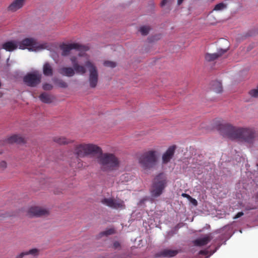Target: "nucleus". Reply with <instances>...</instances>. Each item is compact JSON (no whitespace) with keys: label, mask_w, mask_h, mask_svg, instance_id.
Listing matches in <instances>:
<instances>
[{"label":"nucleus","mask_w":258,"mask_h":258,"mask_svg":"<svg viewBox=\"0 0 258 258\" xmlns=\"http://www.w3.org/2000/svg\"><path fill=\"white\" fill-rule=\"evenodd\" d=\"M166 184L167 180L164 174L160 173L157 175L153 181L151 189V197L154 198L159 197L162 194Z\"/></svg>","instance_id":"423d86ee"},{"label":"nucleus","mask_w":258,"mask_h":258,"mask_svg":"<svg viewBox=\"0 0 258 258\" xmlns=\"http://www.w3.org/2000/svg\"><path fill=\"white\" fill-rule=\"evenodd\" d=\"M243 215H244V213L242 212H239L233 217V219H236L242 216Z\"/></svg>","instance_id":"72a5a7b5"},{"label":"nucleus","mask_w":258,"mask_h":258,"mask_svg":"<svg viewBox=\"0 0 258 258\" xmlns=\"http://www.w3.org/2000/svg\"><path fill=\"white\" fill-rule=\"evenodd\" d=\"M39 249H38L37 248H33V249H30L28 251L21 252V253L22 256L23 257L25 255H29V254H31L33 256H37L39 254Z\"/></svg>","instance_id":"b1692460"},{"label":"nucleus","mask_w":258,"mask_h":258,"mask_svg":"<svg viewBox=\"0 0 258 258\" xmlns=\"http://www.w3.org/2000/svg\"><path fill=\"white\" fill-rule=\"evenodd\" d=\"M7 142L9 143H24V139L21 136L18 135H14L7 139Z\"/></svg>","instance_id":"6ab92c4d"},{"label":"nucleus","mask_w":258,"mask_h":258,"mask_svg":"<svg viewBox=\"0 0 258 258\" xmlns=\"http://www.w3.org/2000/svg\"><path fill=\"white\" fill-rule=\"evenodd\" d=\"M255 199L258 200V191L257 192L255 195Z\"/></svg>","instance_id":"ea45409f"},{"label":"nucleus","mask_w":258,"mask_h":258,"mask_svg":"<svg viewBox=\"0 0 258 258\" xmlns=\"http://www.w3.org/2000/svg\"><path fill=\"white\" fill-rule=\"evenodd\" d=\"M60 48L62 50L61 55L64 56L68 55L72 49L82 51H86L89 49L88 46L81 45L78 43H73L68 44L63 43L60 46Z\"/></svg>","instance_id":"6e6552de"},{"label":"nucleus","mask_w":258,"mask_h":258,"mask_svg":"<svg viewBox=\"0 0 258 258\" xmlns=\"http://www.w3.org/2000/svg\"><path fill=\"white\" fill-rule=\"evenodd\" d=\"M221 135L232 140H236L249 147L254 146L258 133L249 127H238L229 123L220 124L218 127Z\"/></svg>","instance_id":"f257e3e1"},{"label":"nucleus","mask_w":258,"mask_h":258,"mask_svg":"<svg viewBox=\"0 0 258 258\" xmlns=\"http://www.w3.org/2000/svg\"><path fill=\"white\" fill-rule=\"evenodd\" d=\"M39 98L42 102L45 103H50L53 99V96L45 92L41 93Z\"/></svg>","instance_id":"4be33fe9"},{"label":"nucleus","mask_w":258,"mask_h":258,"mask_svg":"<svg viewBox=\"0 0 258 258\" xmlns=\"http://www.w3.org/2000/svg\"><path fill=\"white\" fill-rule=\"evenodd\" d=\"M150 30V27L147 26H143L140 27V32L142 35H147L149 33Z\"/></svg>","instance_id":"393cba45"},{"label":"nucleus","mask_w":258,"mask_h":258,"mask_svg":"<svg viewBox=\"0 0 258 258\" xmlns=\"http://www.w3.org/2000/svg\"><path fill=\"white\" fill-rule=\"evenodd\" d=\"M115 233V230L113 228H110L108 230H106L104 231L101 232L99 234L100 237H102L103 236H108L109 235L113 234Z\"/></svg>","instance_id":"a878e982"},{"label":"nucleus","mask_w":258,"mask_h":258,"mask_svg":"<svg viewBox=\"0 0 258 258\" xmlns=\"http://www.w3.org/2000/svg\"><path fill=\"white\" fill-rule=\"evenodd\" d=\"M178 253L177 250L164 249L160 251L158 254V256L170 257L175 256Z\"/></svg>","instance_id":"f3484780"},{"label":"nucleus","mask_w":258,"mask_h":258,"mask_svg":"<svg viewBox=\"0 0 258 258\" xmlns=\"http://www.w3.org/2000/svg\"><path fill=\"white\" fill-rule=\"evenodd\" d=\"M75 71L74 69L71 67H62L58 70L60 74L68 77L74 76L75 74Z\"/></svg>","instance_id":"dca6fc26"},{"label":"nucleus","mask_w":258,"mask_h":258,"mask_svg":"<svg viewBox=\"0 0 258 258\" xmlns=\"http://www.w3.org/2000/svg\"><path fill=\"white\" fill-rule=\"evenodd\" d=\"M212 236L211 234L206 235L202 238H198L194 241V243L196 246H201L208 244L212 239Z\"/></svg>","instance_id":"4468645a"},{"label":"nucleus","mask_w":258,"mask_h":258,"mask_svg":"<svg viewBox=\"0 0 258 258\" xmlns=\"http://www.w3.org/2000/svg\"><path fill=\"white\" fill-rule=\"evenodd\" d=\"M18 47L19 48V45L17 41H9L4 43L2 45V48L8 51H12Z\"/></svg>","instance_id":"2eb2a0df"},{"label":"nucleus","mask_w":258,"mask_h":258,"mask_svg":"<svg viewBox=\"0 0 258 258\" xmlns=\"http://www.w3.org/2000/svg\"><path fill=\"white\" fill-rule=\"evenodd\" d=\"M181 196H182V197H183L184 198H186L188 199V200L189 199V198H191V197L189 195L185 194V193L182 194Z\"/></svg>","instance_id":"c9c22d12"},{"label":"nucleus","mask_w":258,"mask_h":258,"mask_svg":"<svg viewBox=\"0 0 258 258\" xmlns=\"http://www.w3.org/2000/svg\"><path fill=\"white\" fill-rule=\"evenodd\" d=\"M183 1L184 0H178L177 1V4H178V5H181Z\"/></svg>","instance_id":"4c0bfd02"},{"label":"nucleus","mask_w":258,"mask_h":258,"mask_svg":"<svg viewBox=\"0 0 258 258\" xmlns=\"http://www.w3.org/2000/svg\"><path fill=\"white\" fill-rule=\"evenodd\" d=\"M42 88L44 90H51L53 88V86L49 83H44L43 85Z\"/></svg>","instance_id":"7c9ffc66"},{"label":"nucleus","mask_w":258,"mask_h":258,"mask_svg":"<svg viewBox=\"0 0 258 258\" xmlns=\"http://www.w3.org/2000/svg\"><path fill=\"white\" fill-rule=\"evenodd\" d=\"M18 42L19 49H25L27 48L29 51H36L43 49L47 47L46 43L39 44L34 38H26Z\"/></svg>","instance_id":"0eeeda50"},{"label":"nucleus","mask_w":258,"mask_h":258,"mask_svg":"<svg viewBox=\"0 0 258 258\" xmlns=\"http://www.w3.org/2000/svg\"><path fill=\"white\" fill-rule=\"evenodd\" d=\"M49 211L40 207H31L28 211V214L30 216L40 217L48 215Z\"/></svg>","instance_id":"9b49d317"},{"label":"nucleus","mask_w":258,"mask_h":258,"mask_svg":"<svg viewBox=\"0 0 258 258\" xmlns=\"http://www.w3.org/2000/svg\"><path fill=\"white\" fill-rule=\"evenodd\" d=\"M97 158L98 163L100 165L101 169L104 171H111L116 170L119 165L118 158L111 153H98Z\"/></svg>","instance_id":"20e7f679"},{"label":"nucleus","mask_w":258,"mask_h":258,"mask_svg":"<svg viewBox=\"0 0 258 258\" xmlns=\"http://www.w3.org/2000/svg\"><path fill=\"white\" fill-rule=\"evenodd\" d=\"M25 0H15L9 7V9L15 12L21 8L24 3Z\"/></svg>","instance_id":"a211bd4d"},{"label":"nucleus","mask_w":258,"mask_h":258,"mask_svg":"<svg viewBox=\"0 0 258 258\" xmlns=\"http://www.w3.org/2000/svg\"><path fill=\"white\" fill-rule=\"evenodd\" d=\"M227 6L226 4L221 3L219 4H217L214 9V10L215 11H221L222 10L225 8H226Z\"/></svg>","instance_id":"c85d7f7f"},{"label":"nucleus","mask_w":258,"mask_h":258,"mask_svg":"<svg viewBox=\"0 0 258 258\" xmlns=\"http://www.w3.org/2000/svg\"><path fill=\"white\" fill-rule=\"evenodd\" d=\"M73 153L76 156L75 160L78 162L77 165L71 163V166L76 168H80L83 164L80 158L88 156H94L98 153H102V149L97 145L92 143H81L76 145L73 149Z\"/></svg>","instance_id":"f03ea898"},{"label":"nucleus","mask_w":258,"mask_h":258,"mask_svg":"<svg viewBox=\"0 0 258 258\" xmlns=\"http://www.w3.org/2000/svg\"><path fill=\"white\" fill-rule=\"evenodd\" d=\"M7 164L6 161H2L0 162V168L2 169H4L7 167Z\"/></svg>","instance_id":"2f4dec72"},{"label":"nucleus","mask_w":258,"mask_h":258,"mask_svg":"<svg viewBox=\"0 0 258 258\" xmlns=\"http://www.w3.org/2000/svg\"><path fill=\"white\" fill-rule=\"evenodd\" d=\"M101 203L113 209L125 208V205L123 201L120 200H115L112 198H104L101 201Z\"/></svg>","instance_id":"9d476101"},{"label":"nucleus","mask_w":258,"mask_h":258,"mask_svg":"<svg viewBox=\"0 0 258 258\" xmlns=\"http://www.w3.org/2000/svg\"><path fill=\"white\" fill-rule=\"evenodd\" d=\"M16 258H23V256L21 254V253H20L19 255H18Z\"/></svg>","instance_id":"58836bf2"},{"label":"nucleus","mask_w":258,"mask_h":258,"mask_svg":"<svg viewBox=\"0 0 258 258\" xmlns=\"http://www.w3.org/2000/svg\"><path fill=\"white\" fill-rule=\"evenodd\" d=\"M103 64L105 67H110L111 68H114L116 66V64L115 62L109 60L105 61L103 63Z\"/></svg>","instance_id":"c756f323"},{"label":"nucleus","mask_w":258,"mask_h":258,"mask_svg":"<svg viewBox=\"0 0 258 258\" xmlns=\"http://www.w3.org/2000/svg\"><path fill=\"white\" fill-rule=\"evenodd\" d=\"M55 84L60 88H66L68 87L67 83L61 79L57 80L55 81Z\"/></svg>","instance_id":"cd10ccee"},{"label":"nucleus","mask_w":258,"mask_h":258,"mask_svg":"<svg viewBox=\"0 0 258 258\" xmlns=\"http://www.w3.org/2000/svg\"><path fill=\"white\" fill-rule=\"evenodd\" d=\"M43 73L46 76H51L53 75V69L49 62H45L43 64Z\"/></svg>","instance_id":"412c9836"},{"label":"nucleus","mask_w":258,"mask_h":258,"mask_svg":"<svg viewBox=\"0 0 258 258\" xmlns=\"http://www.w3.org/2000/svg\"><path fill=\"white\" fill-rule=\"evenodd\" d=\"M53 141L59 145H66L73 143V141L63 137H55Z\"/></svg>","instance_id":"aec40b11"},{"label":"nucleus","mask_w":258,"mask_h":258,"mask_svg":"<svg viewBox=\"0 0 258 258\" xmlns=\"http://www.w3.org/2000/svg\"><path fill=\"white\" fill-rule=\"evenodd\" d=\"M158 152L151 150L145 152L139 157V162L144 169L153 168L157 161Z\"/></svg>","instance_id":"39448f33"},{"label":"nucleus","mask_w":258,"mask_h":258,"mask_svg":"<svg viewBox=\"0 0 258 258\" xmlns=\"http://www.w3.org/2000/svg\"><path fill=\"white\" fill-rule=\"evenodd\" d=\"M175 149L176 146L175 145L170 146L168 148L162 156L163 163L166 164L170 161L174 154Z\"/></svg>","instance_id":"f8f14e48"},{"label":"nucleus","mask_w":258,"mask_h":258,"mask_svg":"<svg viewBox=\"0 0 258 258\" xmlns=\"http://www.w3.org/2000/svg\"><path fill=\"white\" fill-rule=\"evenodd\" d=\"M168 0H162L161 3V6L163 7L167 3Z\"/></svg>","instance_id":"e433bc0d"},{"label":"nucleus","mask_w":258,"mask_h":258,"mask_svg":"<svg viewBox=\"0 0 258 258\" xmlns=\"http://www.w3.org/2000/svg\"><path fill=\"white\" fill-rule=\"evenodd\" d=\"M42 75L37 71L27 74L23 78L24 82L29 87H34L41 82Z\"/></svg>","instance_id":"1a4fd4ad"},{"label":"nucleus","mask_w":258,"mask_h":258,"mask_svg":"<svg viewBox=\"0 0 258 258\" xmlns=\"http://www.w3.org/2000/svg\"><path fill=\"white\" fill-rule=\"evenodd\" d=\"M70 60L73 64V68L78 74L84 75L86 73V68L89 72V82L90 87L92 88H95L98 82V72L95 65L89 60L85 62V66L80 65L76 56H72Z\"/></svg>","instance_id":"7ed1b4c3"},{"label":"nucleus","mask_w":258,"mask_h":258,"mask_svg":"<svg viewBox=\"0 0 258 258\" xmlns=\"http://www.w3.org/2000/svg\"><path fill=\"white\" fill-rule=\"evenodd\" d=\"M255 209V208H251L250 209Z\"/></svg>","instance_id":"a19ab883"},{"label":"nucleus","mask_w":258,"mask_h":258,"mask_svg":"<svg viewBox=\"0 0 258 258\" xmlns=\"http://www.w3.org/2000/svg\"><path fill=\"white\" fill-rule=\"evenodd\" d=\"M227 51L226 49H220L216 53H207L205 55V59L207 61H212L216 60L218 57L221 56L224 53Z\"/></svg>","instance_id":"ddd939ff"},{"label":"nucleus","mask_w":258,"mask_h":258,"mask_svg":"<svg viewBox=\"0 0 258 258\" xmlns=\"http://www.w3.org/2000/svg\"><path fill=\"white\" fill-rule=\"evenodd\" d=\"M189 200L190 201V202L195 206H197L198 205V202L197 201L192 198L191 197V198H189Z\"/></svg>","instance_id":"473e14b6"},{"label":"nucleus","mask_w":258,"mask_h":258,"mask_svg":"<svg viewBox=\"0 0 258 258\" xmlns=\"http://www.w3.org/2000/svg\"><path fill=\"white\" fill-rule=\"evenodd\" d=\"M212 88L216 93H221L223 90L221 82L218 81H214L212 84Z\"/></svg>","instance_id":"5701e85b"},{"label":"nucleus","mask_w":258,"mask_h":258,"mask_svg":"<svg viewBox=\"0 0 258 258\" xmlns=\"http://www.w3.org/2000/svg\"><path fill=\"white\" fill-rule=\"evenodd\" d=\"M248 94L251 97L258 98V85L255 89L250 90L248 92Z\"/></svg>","instance_id":"bb28decb"},{"label":"nucleus","mask_w":258,"mask_h":258,"mask_svg":"<svg viewBox=\"0 0 258 258\" xmlns=\"http://www.w3.org/2000/svg\"><path fill=\"white\" fill-rule=\"evenodd\" d=\"M120 246V245L118 241H115L113 243V247L114 248H117L119 247Z\"/></svg>","instance_id":"f704fd0d"}]
</instances>
